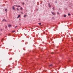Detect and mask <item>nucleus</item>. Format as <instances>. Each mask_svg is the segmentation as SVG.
I'll return each mask as SVG.
<instances>
[{"label": "nucleus", "instance_id": "f257e3e1", "mask_svg": "<svg viewBox=\"0 0 73 73\" xmlns=\"http://www.w3.org/2000/svg\"><path fill=\"white\" fill-rule=\"evenodd\" d=\"M8 27L9 28H10V27H12V26L11 25H8Z\"/></svg>", "mask_w": 73, "mask_h": 73}, {"label": "nucleus", "instance_id": "f03ea898", "mask_svg": "<svg viewBox=\"0 0 73 73\" xmlns=\"http://www.w3.org/2000/svg\"><path fill=\"white\" fill-rule=\"evenodd\" d=\"M12 9L13 10H15V7H14V6H13Z\"/></svg>", "mask_w": 73, "mask_h": 73}, {"label": "nucleus", "instance_id": "7ed1b4c3", "mask_svg": "<svg viewBox=\"0 0 73 73\" xmlns=\"http://www.w3.org/2000/svg\"><path fill=\"white\" fill-rule=\"evenodd\" d=\"M48 6H49V7H52L51 5H50V3L48 4Z\"/></svg>", "mask_w": 73, "mask_h": 73}, {"label": "nucleus", "instance_id": "20e7f679", "mask_svg": "<svg viewBox=\"0 0 73 73\" xmlns=\"http://www.w3.org/2000/svg\"><path fill=\"white\" fill-rule=\"evenodd\" d=\"M20 17V15H19L18 17H17V19H18V18H19Z\"/></svg>", "mask_w": 73, "mask_h": 73}, {"label": "nucleus", "instance_id": "39448f33", "mask_svg": "<svg viewBox=\"0 0 73 73\" xmlns=\"http://www.w3.org/2000/svg\"><path fill=\"white\" fill-rule=\"evenodd\" d=\"M52 15H55V13H53V12H52Z\"/></svg>", "mask_w": 73, "mask_h": 73}, {"label": "nucleus", "instance_id": "423d86ee", "mask_svg": "<svg viewBox=\"0 0 73 73\" xmlns=\"http://www.w3.org/2000/svg\"><path fill=\"white\" fill-rule=\"evenodd\" d=\"M5 12H7V9H5Z\"/></svg>", "mask_w": 73, "mask_h": 73}, {"label": "nucleus", "instance_id": "0eeeda50", "mask_svg": "<svg viewBox=\"0 0 73 73\" xmlns=\"http://www.w3.org/2000/svg\"><path fill=\"white\" fill-rule=\"evenodd\" d=\"M6 21V20L4 19H3V21Z\"/></svg>", "mask_w": 73, "mask_h": 73}, {"label": "nucleus", "instance_id": "6e6552de", "mask_svg": "<svg viewBox=\"0 0 73 73\" xmlns=\"http://www.w3.org/2000/svg\"><path fill=\"white\" fill-rule=\"evenodd\" d=\"M63 16H64V17H66V15H64Z\"/></svg>", "mask_w": 73, "mask_h": 73}, {"label": "nucleus", "instance_id": "1a4fd4ad", "mask_svg": "<svg viewBox=\"0 0 73 73\" xmlns=\"http://www.w3.org/2000/svg\"><path fill=\"white\" fill-rule=\"evenodd\" d=\"M20 9L21 10H22V9H23V8L22 7H21Z\"/></svg>", "mask_w": 73, "mask_h": 73}, {"label": "nucleus", "instance_id": "9d476101", "mask_svg": "<svg viewBox=\"0 0 73 73\" xmlns=\"http://www.w3.org/2000/svg\"><path fill=\"white\" fill-rule=\"evenodd\" d=\"M68 16H70V13H68Z\"/></svg>", "mask_w": 73, "mask_h": 73}, {"label": "nucleus", "instance_id": "9b49d317", "mask_svg": "<svg viewBox=\"0 0 73 73\" xmlns=\"http://www.w3.org/2000/svg\"><path fill=\"white\" fill-rule=\"evenodd\" d=\"M52 66V64H51L49 66Z\"/></svg>", "mask_w": 73, "mask_h": 73}, {"label": "nucleus", "instance_id": "f8f14e48", "mask_svg": "<svg viewBox=\"0 0 73 73\" xmlns=\"http://www.w3.org/2000/svg\"><path fill=\"white\" fill-rule=\"evenodd\" d=\"M5 28L6 29H7V26H5Z\"/></svg>", "mask_w": 73, "mask_h": 73}, {"label": "nucleus", "instance_id": "ddd939ff", "mask_svg": "<svg viewBox=\"0 0 73 73\" xmlns=\"http://www.w3.org/2000/svg\"><path fill=\"white\" fill-rule=\"evenodd\" d=\"M15 32V31H12V32Z\"/></svg>", "mask_w": 73, "mask_h": 73}, {"label": "nucleus", "instance_id": "4468645a", "mask_svg": "<svg viewBox=\"0 0 73 73\" xmlns=\"http://www.w3.org/2000/svg\"><path fill=\"white\" fill-rule=\"evenodd\" d=\"M38 24L39 25H41V23H38Z\"/></svg>", "mask_w": 73, "mask_h": 73}, {"label": "nucleus", "instance_id": "2eb2a0df", "mask_svg": "<svg viewBox=\"0 0 73 73\" xmlns=\"http://www.w3.org/2000/svg\"><path fill=\"white\" fill-rule=\"evenodd\" d=\"M14 6H15V7H18L17 6H17V5H14Z\"/></svg>", "mask_w": 73, "mask_h": 73}, {"label": "nucleus", "instance_id": "dca6fc26", "mask_svg": "<svg viewBox=\"0 0 73 73\" xmlns=\"http://www.w3.org/2000/svg\"><path fill=\"white\" fill-rule=\"evenodd\" d=\"M17 7H21V6H20V5H19V6H18Z\"/></svg>", "mask_w": 73, "mask_h": 73}, {"label": "nucleus", "instance_id": "f3484780", "mask_svg": "<svg viewBox=\"0 0 73 73\" xmlns=\"http://www.w3.org/2000/svg\"><path fill=\"white\" fill-rule=\"evenodd\" d=\"M17 10H18V11H19V9L18 8H17Z\"/></svg>", "mask_w": 73, "mask_h": 73}, {"label": "nucleus", "instance_id": "a211bd4d", "mask_svg": "<svg viewBox=\"0 0 73 73\" xmlns=\"http://www.w3.org/2000/svg\"><path fill=\"white\" fill-rule=\"evenodd\" d=\"M25 16H27V15H25L24 16V17H25Z\"/></svg>", "mask_w": 73, "mask_h": 73}, {"label": "nucleus", "instance_id": "6ab92c4d", "mask_svg": "<svg viewBox=\"0 0 73 73\" xmlns=\"http://www.w3.org/2000/svg\"><path fill=\"white\" fill-rule=\"evenodd\" d=\"M54 7H53V8H52V9H53V10H54Z\"/></svg>", "mask_w": 73, "mask_h": 73}, {"label": "nucleus", "instance_id": "aec40b11", "mask_svg": "<svg viewBox=\"0 0 73 73\" xmlns=\"http://www.w3.org/2000/svg\"><path fill=\"white\" fill-rule=\"evenodd\" d=\"M16 27H17V26H16L15 27V28H16Z\"/></svg>", "mask_w": 73, "mask_h": 73}, {"label": "nucleus", "instance_id": "412c9836", "mask_svg": "<svg viewBox=\"0 0 73 73\" xmlns=\"http://www.w3.org/2000/svg\"><path fill=\"white\" fill-rule=\"evenodd\" d=\"M55 3H57V1H55Z\"/></svg>", "mask_w": 73, "mask_h": 73}, {"label": "nucleus", "instance_id": "4be33fe9", "mask_svg": "<svg viewBox=\"0 0 73 73\" xmlns=\"http://www.w3.org/2000/svg\"><path fill=\"white\" fill-rule=\"evenodd\" d=\"M23 5H24V3H23Z\"/></svg>", "mask_w": 73, "mask_h": 73}, {"label": "nucleus", "instance_id": "5701e85b", "mask_svg": "<svg viewBox=\"0 0 73 73\" xmlns=\"http://www.w3.org/2000/svg\"><path fill=\"white\" fill-rule=\"evenodd\" d=\"M57 13H58V14L59 13L58 12Z\"/></svg>", "mask_w": 73, "mask_h": 73}, {"label": "nucleus", "instance_id": "b1692460", "mask_svg": "<svg viewBox=\"0 0 73 73\" xmlns=\"http://www.w3.org/2000/svg\"><path fill=\"white\" fill-rule=\"evenodd\" d=\"M21 13H23V12H21Z\"/></svg>", "mask_w": 73, "mask_h": 73}, {"label": "nucleus", "instance_id": "393cba45", "mask_svg": "<svg viewBox=\"0 0 73 73\" xmlns=\"http://www.w3.org/2000/svg\"><path fill=\"white\" fill-rule=\"evenodd\" d=\"M1 31H2V29H1Z\"/></svg>", "mask_w": 73, "mask_h": 73}, {"label": "nucleus", "instance_id": "a878e982", "mask_svg": "<svg viewBox=\"0 0 73 73\" xmlns=\"http://www.w3.org/2000/svg\"><path fill=\"white\" fill-rule=\"evenodd\" d=\"M51 54H52V53H51Z\"/></svg>", "mask_w": 73, "mask_h": 73}, {"label": "nucleus", "instance_id": "bb28decb", "mask_svg": "<svg viewBox=\"0 0 73 73\" xmlns=\"http://www.w3.org/2000/svg\"><path fill=\"white\" fill-rule=\"evenodd\" d=\"M52 53H53V52H52Z\"/></svg>", "mask_w": 73, "mask_h": 73}]
</instances>
